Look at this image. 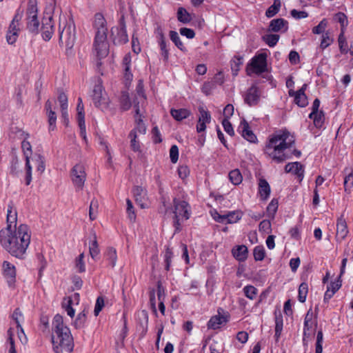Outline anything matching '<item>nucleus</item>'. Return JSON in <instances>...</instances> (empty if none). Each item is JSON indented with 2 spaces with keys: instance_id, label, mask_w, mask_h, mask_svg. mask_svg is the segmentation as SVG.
Instances as JSON below:
<instances>
[{
  "instance_id": "obj_1",
  "label": "nucleus",
  "mask_w": 353,
  "mask_h": 353,
  "mask_svg": "<svg viewBox=\"0 0 353 353\" xmlns=\"http://www.w3.org/2000/svg\"><path fill=\"white\" fill-rule=\"evenodd\" d=\"M295 145V137L286 129H281L271 134L266 141L264 153L272 161L281 163L291 158L292 154L296 157L301 152L292 150Z\"/></svg>"
},
{
  "instance_id": "obj_2",
  "label": "nucleus",
  "mask_w": 353,
  "mask_h": 353,
  "mask_svg": "<svg viewBox=\"0 0 353 353\" xmlns=\"http://www.w3.org/2000/svg\"><path fill=\"white\" fill-rule=\"evenodd\" d=\"M31 232L26 224L17 228L10 226L0 230V244L12 256L23 259L30 243Z\"/></svg>"
},
{
  "instance_id": "obj_3",
  "label": "nucleus",
  "mask_w": 353,
  "mask_h": 353,
  "mask_svg": "<svg viewBox=\"0 0 353 353\" xmlns=\"http://www.w3.org/2000/svg\"><path fill=\"white\" fill-rule=\"evenodd\" d=\"M52 343L55 353L71 352L73 350L74 342L70 330L59 314L52 320Z\"/></svg>"
},
{
  "instance_id": "obj_4",
  "label": "nucleus",
  "mask_w": 353,
  "mask_h": 353,
  "mask_svg": "<svg viewBox=\"0 0 353 353\" xmlns=\"http://www.w3.org/2000/svg\"><path fill=\"white\" fill-rule=\"evenodd\" d=\"M95 29L94 48L99 59L105 58L110 52V44L108 40L107 22L101 13H97L93 23Z\"/></svg>"
},
{
  "instance_id": "obj_5",
  "label": "nucleus",
  "mask_w": 353,
  "mask_h": 353,
  "mask_svg": "<svg viewBox=\"0 0 353 353\" xmlns=\"http://www.w3.org/2000/svg\"><path fill=\"white\" fill-rule=\"evenodd\" d=\"M173 204L174 225L176 230H180L181 222L189 219L191 216V208L188 202L176 199L173 200Z\"/></svg>"
},
{
  "instance_id": "obj_6",
  "label": "nucleus",
  "mask_w": 353,
  "mask_h": 353,
  "mask_svg": "<svg viewBox=\"0 0 353 353\" xmlns=\"http://www.w3.org/2000/svg\"><path fill=\"white\" fill-rule=\"evenodd\" d=\"M267 70V54L259 53L254 55L246 65L248 76L261 74Z\"/></svg>"
},
{
  "instance_id": "obj_7",
  "label": "nucleus",
  "mask_w": 353,
  "mask_h": 353,
  "mask_svg": "<svg viewBox=\"0 0 353 353\" xmlns=\"http://www.w3.org/2000/svg\"><path fill=\"white\" fill-rule=\"evenodd\" d=\"M244 103L249 106L257 105L262 96V92L256 84H252L243 94Z\"/></svg>"
},
{
  "instance_id": "obj_8",
  "label": "nucleus",
  "mask_w": 353,
  "mask_h": 353,
  "mask_svg": "<svg viewBox=\"0 0 353 353\" xmlns=\"http://www.w3.org/2000/svg\"><path fill=\"white\" fill-rule=\"evenodd\" d=\"M59 41L68 48H71L75 41V26L72 23H66L60 32Z\"/></svg>"
},
{
  "instance_id": "obj_9",
  "label": "nucleus",
  "mask_w": 353,
  "mask_h": 353,
  "mask_svg": "<svg viewBox=\"0 0 353 353\" xmlns=\"http://www.w3.org/2000/svg\"><path fill=\"white\" fill-rule=\"evenodd\" d=\"M108 95L104 92L101 84H96L93 89L92 100L96 107L102 110L108 109Z\"/></svg>"
},
{
  "instance_id": "obj_10",
  "label": "nucleus",
  "mask_w": 353,
  "mask_h": 353,
  "mask_svg": "<svg viewBox=\"0 0 353 353\" xmlns=\"http://www.w3.org/2000/svg\"><path fill=\"white\" fill-rule=\"evenodd\" d=\"M21 148L26 158V184L30 185L32 181V165L30 164V157L32 155V146L29 141L23 140L21 143Z\"/></svg>"
},
{
  "instance_id": "obj_11",
  "label": "nucleus",
  "mask_w": 353,
  "mask_h": 353,
  "mask_svg": "<svg viewBox=\"0 0 353 353\" xmlns=\"http://www.w3.org/2000/svg\"><path fill=\"white\" fill-rule=\"evenodd\" d=\"M71 179L77 190H82L86 179L85 168L83 165L77 164L73 167L71 172Z\"/></svg>"
},
{
  "instance_id": "obj_12",
  "label": "nucleus",
  "mask_w": 353,
  "mask_h": 353,
  "mask_svg": "<svg viewBox=\"0 0 353 353\" xmlns=\"http://www.w3.org/2000/svg\"><path fill=\"white\" fill-rule=\"evenodd\" d=\"M211 214L216 221L222 223H234L242 217V212L241 211H232L224 215L219 214L216 211H212Z\"/></svg>"
},
{
  "instance_id": "obj_13",
  "label": "nucleus",
  "mask_w": 353,
  "mask_h": 353,
  "mask_svg": "<svg viewBox=\"0 0 353 353\" xmlns=\"http://www.w3.org/2000/svg\"><path fill=\"white\" fill-rule=\"evenodd\" d=\"M317 325L316 316L314 314L312 308L309 309L305 314L303 323V343L305 342L306 338H309L313 327Z\"/></svg>"
},
{
  "instance_id": "obj_14",
  "label": "nucleus",
  "mask_w": 353,
  "mask_h": 353,
  "mask_svg": "<svg viewBox=\"0 0 353 353\" xmlns=\"http://www.w3.org/2000/svg\"><path fill=\"white\" fill-rule=\"evenodd\" d=\"M27 26L32 32H37L39 30V22L37 18V8L35 5H30L27 10Z\"/></svg>"
},
{
  "instance_id": "obj_15",
  "label": "nucleus",
  "mask_w": 353,
  "mask_h": 353,
  "mask_svg": "<svg viewBox=\"0 0 353 353\" xmlns=\"http://www.w3.org/2000/svg\"><path fill=\"white\" fill-rule=\"evenodd\" d=\"M3 275L8 285L11 288H14L16 282V268L8 261H3L2 264Z\"/></svg>"
},
{
  "instance_id": "obj_16",
  "label": "nucleus",
  "mask_w": 353,
  "mask_h": 353,
  "mask_svg": "<svg viewBox=\"0 0 353 353\" xmlns=\"http://www.w3.org/2000/svg\"><path fill=\"white\" fill-rule=\"evenodd\" d=\"M135 109V115H134V120H135V126L134 128L131 130L130 132H134V135H137V137L139 135L145 134L146 133V126L143 121V115L140 113V110L138 104H135L134 106Z\"/></svg>"
},
{
  "instance_id": "obj_17",
  "label": "nucleus",
  "mask_w": 353,
  "mask_h": 353,
  "mask_svg": "<svg viewBox=\"0 0 353 353\" xmlns=\"http://www.w3.org/2000/svg\"><path fill=\"white\" fill-rule=\"evenodd\" d=\"M307 87V85L304 83L299 90L295 92L290 89L288 92L289 95L294 97V103L301 108H304L308 104L307 98L305 94Z\"/></svg>"
},
{
  "instance_id": "obj_18",
  "label": "nucleus",
  "mask_w": 353,
  "mask_h": 353,
  "mask_svg": "<svg viewBox=\"0 0 353 353\" xmlns=\"http://www.w3.org/2000/svg\"><path fill=\"white\" fill-rule=\"evenodd\" d=\"M199 115L196 123V132L201 133L205 132L207 124L211 122L210 113L203 107L199 108Z\"/></svg>"
},
{
  "instance_id": "obj_19",
  "label": "nucleus",
  "mask_w": 353,
  "mask_h": 353,
  "mask_svg": "<svg viewBox=\"0 0 353 353\" xmlns=\"http://www.w3.org/2000/svg\"><path fill=\"white\" fill-rule=\"evenodd\" d=\"M135 201L141 208H146L149 205L147 191L141 186H136L133 189Z\"/></svg>"
},
{
  "instance_id": "obj_20",
  "label": "nucleus",
  "mask_w": 353,
  "mask_h": 353,
  "mask_svg": "<svg viewBox=\"0 0 353 353\" xmlns=\"http://www.w3.org/2000/svg\"><path fill=\"white\" fill-rule=\"evenodd\" d=\"M238 131L250 143L256 142L257 138L253 132L250 130V125L245 120L241 121L238 127Z\"/></svg>"
},
{
  "instance_id": "obj_21",
  "label": "nucleus",
  "mask_w": 353,
  "mask_h": 353,
  "mask_svg": "<svg viewBox=\"0 0 353 353\" xmlns=\"http://www.w3.org/2000/svg\"><path fill=\"white\" fill-rule=\"evenodd\" d=\"M42 36L46 41H49L54 33V26L52 23V17H44L42 20Z\"/></svg>"
},
{
  "instance_id": "obj_22",
  "label": "nucleus",
  "mask_w": 353,
  "mask_h": 353,
  "mask_svg": "<svg viewBox=\"0 0 353 353\" xmlns=\"http://www.w3.org/2000/svg\"><path fill=\"white\" fill-rule=\"evenodd\" d=\"M271 188L269 183L266 179L260 178L258 181V192L260 200L262 201H266L270 196Z\"/></svg>"
},
{
  "instance_id": "obj_23",
  "label": "nucleus",
  "mask_w": 353,
  "mask_h": 353,
  "mask_svg": "<svg viewBox=\"0 0 353 353\" xmlns=\"http://www.w3.org/2000/svg\"><path fill=\"white\" fill-rule=\"evenodd\" d=\"M349 233L347 222L343 216H341L336 221V239L337 241H343Z\"/></svg>"
},
{
  "instance_id": "obj_24",
  "label": "nucleus",
  "mask_w": 353,
  "mask_h": 353,
  "mask_svg": "<svg viewBox=\"0 0 353 353\" xmlns=\"http://www.w3.org/2000/svg\"><path fill=\"white\" fill-rule=\"evenodd\" d=\"M285 171L287 173H292L297 176L299 181H302L304 177V168L299 162L289 163L285 166Z\"/></svg>"
},
{
  "instance_id": "obj_25",
  "label": "nucleus",
  "mask_w": 353,
  "mask_h": 353,
  "mask_svg": "<svg viewBox=\"0 0 353 353\" xmlns=\"http://www.w3.org/2000/svg\"><path fill=\"white\" fill-rule=\"evenodd\" d=\"M288 29V23L286 20L279 18L273 19L270 21L269 25V31L270 32H285Z\"/></svg>"
},
{
  "instance_id": "obj_26",
  "label": "nucleus",
  "mask_w": 353,
  "mask_h": 353,
  "mask_svg": "<svg viewBox=\"0 0 353 353\" xmlns=\"http://www.w3.org/2000/svg\"><path fill=\"white\" fill-rule=\"evenodd\" d=\"M228 321L227 316L221 315L220 314L214 315L212 316L208 322V329L216 330L222 325L226 323Z\"/></svg>"
},
{
  "instance_id": "obj_27",
  "label": "nucleus",
  "mask_w": 353,
  "mask_h": 353,
  "mask_svg": "<svg viewBox=\"0 0 353 353\" xmlns=\"http://www.w3.org/2000/svg\"><path fill=\"white\" fill-rule=\"evenodd\" d=\"M18 23L14 19L10 24L7 34L6 39L9 44H13L16 42L18 37Z\"/></svg>"
},
{
  "instance_id": "obj_28",
  "label": "nucleus",
  "mask_w": 353,
  "mask_h": 353,
  "mask_svg": "<svg viewBox=\"0 0 353 353\" xmlns=\"http://www.w3.org/2000/svg\"><path fill=\"white\" fill-rule=\"evenodd\" d=\"M49 123V130L53 131L56 128L57 115L54 111L52 110V102L48 100L45 105Z\"/></svg>"
},
{
  "instance_id": "obj_29",
  "label": "nucleus",
  "mask_w": 353,
  "mask_h": 353,
  "mask_svg": "<svg viewBox=\"0 0 353 353\" xmlns=\"http://www.w3.org/2000/svg\"><path fill=\"white\" fill-rule=\"evenodd\" d=\"M232 253L233 256L239 261H244L248 257V248L244 245L234 247Z\"/></svg>"
},
{
  "instance_id": "obj_30",
  "label": "nucleus",
  "mask_w": 353,
  "mask_h": 353,
  "mask_svg": "<svg viewBox=\"0 0 353 353\" xmlns=\"http://www.w3.org/2000/svg\"><path fill=\"white\" fill-rule=\"evenodd\" d=\"M345 176L344 178V189L347 192H350L353 188V169L352 168H345L344 169Z\"/></svg>"
},
{
  "instance_id": "obj_31",
  "label": "nucleus",
  "mask_w": 353,
  "mask_h": 353,
  "mask_svg": "<svg viewBox=\"0 0 353 353\" xmlns=\"http://www.w3.org/2000/svg\"><path fill=\"white\" fill-rule=\"evenodd\" d=\"M170 114L176 121H181L191 115V111L187 108L172 109Z\"/></svg>"
},
{
  "instance_id": "obj_32",
  "label": "nucleus",
  "mask_w": 353,
  "mask_h": 353,
  "mask_svg": "<svg viewBox=\"0 0 353 353\" xmlns=\"http://www.w3.org/2000/svg\"><path fill=\"white\" fill-rule=\"evenodd\" d=\"M17 211L12 205H9L7 210V227L10 226L12 229L17 228Z\"/></svg>"
},
{
  "instance_id": "obj_33",
  "label": "nucleus",
  "mask_w": 353,
  "mask_h": 353,
  "mask_svg": "<svg viewBox=\"0 0 353 353\" xmlns=\"http://www.w3.org/2000/svg\"><path fill=\"white\" fill-rule=\"evenodd\" d=\"M310 119L313 120L314 126L317 128H321L323 126L325 121L324 114L322 112H311L309 114Z\"/></svg>"
},
{
  "instance_id": "obj_34",
  "label": "nucleus",
  "mask_w": 353,
  "mask_h": 353,
  "mask_svg": "<svg viewBox=\"0 0 353 353\" xmlns=\"http://www.w3.org/2000/svg\"><path fill=\"white\" fill-rule=\"evenodd\" d=\"M158 41L159 45L161 51V55L164 57L165 60L168 59L169 52L167 48V43L165 41V38L164 34L161 30L158 32Z\"/></svg>"
},
{
  "instance_id": "obj_35",
  "label": "nucleus",
  "mask_w": 353,
  "mask_h": 353,
  "mask_svg": "<svg viewBox=\"0 0 353 353\" xmlns=\"http://www.w3.org/2000/svg\"><path fill=\"white\" fill-rule=\"evenodd\" d=\"M230 182L234 185H238L242 183L243 176L239 169L231 170L228 174Z\"/></svg>"
},
{
  "instance_id": "obj_36",
  "label": "nucleus",
  "mask_w": 353,
  "mask_h": 353,
  "mask_svg": "<svg viewBox=\"0 0 353 353\" xmlns=\"http://www.w3.org/2000/svg\"><path fill=\"white\" fill-rule=\"evenodd\" d=\"M87 314L88 310L85 309L78 314L76 319L74 321V326L76 329H80L84 327L86 322Z\"/></svg>"
},
{
  "instance_id": "obj_37",
  "label": "nucleus",
  "mask_w": 353,
  "mask_h": 353,
  "mask_svg": "<svg viewBox=\"0 0 353 353\" xmlns=\"http://www.w3.org/2000/svg\"><path fill=\"white\" fill-rule=\"evenodd\" d=\"M279 207L277 199H272L266 208L267 216L269 218L274 219Z\"/></svg>"
},
{
  "instance_id": "obj_38",
  "label": "nucleus",
  "mask_w": 353,
  "mask_h": 353,
  "mask_svg": "<svg viewBox=\"0 0 353 353\" xmlns=\"http://www.w3.org/2000/svg\"><path fill=\"white\" fill-rule=\"evenodd\" d=\"M177 19L183 23H188L192 20V17L186 9L180 7L177 10Z\"/></svg>"
},
{
  "instance_id": "obj_39",
  "label": "nucleus",
  "mask_w": 353,
  "mask_h": 353,
  "mask_svg": "<svg viewBox=\"0 0 353 353\" xmlns=\"http://www.w3.org/2000/svg\"><path fill=\"white\" fill-rule=\"evenodd\" d=\"M243 56L236 55L234 57L233 59L231 61V68L234 75H237V73L240 70V67L243 65Z\"/></svg>"
},
{
  "instance_id": "obj_40",
  "label": "nucleus",
  "mask_w": 353,
  "mask_h": 353,
  "mask_svg": "<svg viewBox=\"0 0 353 353\" xmlns=\"http://www.w3.org/2000/svg\"><path fill=\"white\" fill-rule=\"evenodd\" d=\"M281 6L280 0H274L273 4L265 12L266 17L268 18L274 17L279 11Z\"/></svg>"
},
{
  "instance_id": "obj_41",
  "label": "nucleus",
  "mask_w": 353,
  "mask_h": 353,
  "mask_svg": "<svg viewBox=\"0 0 353 353\" xmlns=\"http://www.w3.org/2000/svg\"><path fill=\"white\" fill-rule=\"evenodd\" d=\"M334 19L341 24V32H345L348 25L347 16L343 12H338L335 14Z\"/></svg>"
},
{
  "instance_id": "obj_42",
  "label": "nucleus",
  "mask_w": 353,
  "mask_h": 353,
  "mask_svg": "<svg viewBox=\"0 0 353 353\" xmlns=\"http://www.w3.org/2000/svg\"><path fill=\"white\" fill-rule=\"evenodd\" d=\"M170 37L172 42L175 44V46L181 51H186V48L184 46L183 42L181 41L179 34L176 31H170Z\"/></svg>"
},
{
  "instance_id": "obj_43",
  "label": "nucleus",
  "mask_w": 353,
  "mask_h": 353,
  "mask_svg": "<svg viewBox=\"0 0 353 353\" xmlns=\"http://www.w3.org/2000/svg\"><path fill=\"white\" fill-rule=\"evenodd\" d=\"M72 299L71 297H67L63 299L62 305L63 307L67 312V314L73 318L74 316L75 310L72 307Z\"/></svg>"
},
{
  "instance_id": "obj_44",
  "label": "nucleus",
  "mask_w": 353,
  "mask_h": 353,
  "mask_svg": "<svg viewBox=\"0 0 353 353\" xmlns=\"http://www.w3.org/2000/svg\"><path fill=\"white\" fill-rule=\"evenodd\" d=\"M243 291L245 296L250 300L256 298L258 293V290L253 285H249L243 288Z\"/></svg>"
},
{
  "instance_id": "obj_45",
  "label": "nucleus",
  "mask_w": 353,
  "mask_h": 353,
  "mask_svg": "<svg viewBox=\"0 0 353 353\" xmlns=\"http://www.w3.org/2000/svg\"><path fill=\"white\" fill-rule=\"evenodd\" d=\"M308 292V285L306 283H302L299 288L298 290V299L301 303H304L306 300V297Z\"/></svg>"
},
{
  "instance_id": "obj_46",
  "label": "nucleus",
  "mask_w": 353,
  "mask_h": 353,
  "mask_svg": "<svg viewBox=\"0 0 353 353\" xmlns=\"http://www.w3.org/2000/svg\"><path fill=\"white\" fill-rule=\"evenodd\" d=\"M279 35L268 34L263 37V41L269 47H274L279 40Z\"/></svg>"
},
{
  "instance_id": "obj_47",
  "label": "nucleus",
  "mask_w": 353,
  "mask_h": 353,
  "mask_svg": "<svg viewBox=\"0 0 353 353\" xmlns=\"http://www.w3.org/2000/svg\"><path fill=\"white\" fill-rule=\"evenodd\" d=\"M32 162L37 165V171L42 174L45 170V160L44 158L38 154L32 159Z\"/></svg>"
},
{
  "instance_id": "obj_48",
  "label": "nucleus",
  "mask_w": 353,
  "mask_h": 353,
  "mask_svg": "<svg viewBox=\"0 0 353 353\" xmlns=\"http://www.w3.org/2000/svg\"><path fill=\"white\" fill-rule=\"evenodd\" d=\"M58 101L60 103L61 114L66 115L68 110V97L63 92L60 93L58 97Z\"/></svg>"
},
{
  "instance_id": "obj_49",
  "label": "nucleus",
  "mask_w": 353,
  "mask_h": 353,
  "mask_svg": "<svg viewBox=\"0 0 353 353\" xmlns=\"http://www.w3.org/2000/svg\"><path fill=\"white\" fill-rule=\"evenodd\" d=\"M98 208V201L97 200H92L90 203L89 208V217L91 221H94L97 219Z\"/></svg>"
},
{
  "instance_id": "obj_50",
  "label": "nucleus",
  "mask_w": 353,
  "mask_h": 353,
  "mask_svg": "<svg viewBox=\"0 0 353 353\" xmlns=\"http://www.w3.org/2000/svg\"><path fill=\"white\" fill-rule=\"evenodd\" d=\"M129 138L130 139V147L134 152H141V145L139 141L137 140L138 137L134 135V132H130Z\"/></svg>"
},
{
  "instance_id": "obj_51",
  "label": "nucleus",
  "mask_w": 353,
  "mask_h": 353,
  "mask_svg": "<svg viewBox=\"0 0 353 353\" xmlns=\"http://www.w3.org/2000/svg\"><path fill=\"white\" fill-rule=\"evenodd\" d=\"M253 255L255 261H263L265 256V248L263 246H256L253 251Z\"/></svg>"
},
{
  "instance_id": "obj_52",
  "label": "nucleus",
  "mask_w": 353,
  "mask_h": 353,
  "mask_svg": "<svg viewBox=\"0 0 353 353\" xmlns=\"http://www.w3.org/2000/svg\"><path fill=\"white\" fill-rule=\"evenodd\" d=\"M89 250H90V254L92 256V258H93V259L95 256H97L99 252V250L98 248V243L97 241V237H96V235L94 233H93V240L92 241V242L90 244Z\"/></svg>"
},
{
  "instance_id": "obj_53",
  "label": "nucleus",
  "mask_w": 353,
  "mask_h": 353,
  "mask_svg": "<svg viewBox=\"0 0 353 353\" xmlns=\"http://www.w3.org/2000/svg\"><path fill=\"white\" fill-rule=\"evenodd\" d=\"M164 261L165 263V270L168 271L170 268L172 263V259L173 257V252L169 247H167L165 250L163 254Z\"/></svg>"
},
{
  "instance_id": "obj_54",
  "label": "nucleus",
  "mask_w": 353,
  "mask_h": 353,
  "mask_svg": "<svg viewBox=\"0 0 353 353\" xmlns=\"http://www.w3.org/2000/svg\"><path fill=\"white\" fill-rule=\"evenodd\" d=\"M117 43L119 44L126 43L128 42V36L125 30V26H123L119 30L117 34Z\"/></svg>"
},
{
  "instance_id": "obj_55",
  "label": "nucleus",
  "mask_w": 353,
  "mask_h": 353,
  "mask_svg": "<svg viewBox=\"0 0 353 353\" xmlns=\"http://www.w3.org/2000/svg\"><path fill=\"white\" fill-rule=\"evenodd\" d=\"M344 34L345 32H341L339 36L338 41L341 52L343 54H346L348 52V48Z\"/></svg>"
},
{
  "instance_id": "obj_56",
  "label": "nucleus",
  "mask_w": 353,
  "mask_h": 353,
  "mask_svg": "<svg viewBox=\"0 0 353 353\" xmlns=\"http://www.w3.org/2000/svg\"><path fill=\"white\" fill-rule=\"evenodd\" d=\"M77 120L78 123L80 124L83 122L85 123L84 112H83V105L82 103L81 98H79V103L77 106Z\"/></svg>"
},
{
  "instance_id": "obj_57",
  "label": "nucleus",
  "mask_w": 353,
  "mask_h": 353,
  "mask_svg": "<svg viewBox=\"0 0 353 353\" xmlns=\"http://www.w3.org/2000/svg\"><path fill=\"white\" fill-rule=\"evenodd\" d=\"M327 26V19H323L322 21H320L318 26L312 28V33L315 34L323 33Z\"/></svg>"
},
{
  "instance_id": "obj_58",
  "label": "nucleus",
  "mask_w": 353,
  "mask_h": 353,
  "mask_svg": "<svg viewBox=\"0 0 353 353\" xmlns=\"http://www.w3.org/2000/svg\"><path fill=\"white\" fill-rule=\"evenodd\" d=\"M8 342L10 345L8 353H17L16 349H15V345L14 341L13 339V330L12 328H10L8 332Z\"/></svg>"
},
{
  "instance_id": "obj_59",
  "label": "nucleus",
  "mask_w": 353,
  "mask_h": 353,
  "mask_svg": "<svg viewBox=\"0 0 353 353\" xmlns=\"http://www.w3.org/2000/svg\"><path fill=\"white\" fill-rule=\"evenodd\" d=\"M283 330V319L276 316L275 319V336L279 339Z\"/></svg>"
},
{
  "instance_id": "obj_60",
  "label": "nucleus",
  "mask_w": 353,
  "mask_h": 353,
  "mask_svg": "<svg viewBox=\"0 0 353 353\" xmlns=\"http://www.w3.org/2000/svg\"><path fill=\"white\" fill-rule=\"evenodd\" d=\"M126 203H127L126 210H127V214H128V218L131 221H134L136 219V214L134 212L132 203L130 199H127Z\"/></svg>"
},
{
  "instance_id": "obj_61",
  "label": "nucleus",
  "mask_w": 353,
  "mask_h": 353,
  "mask_svg": "<svg viewBox=\"0 0 353 353\" xmlns=\"http://www.w3.org/2000/svg\"><path fill=\"white\" fill-rule=\"evenodd\" d=\"M170 158L172 163H175L179 159V148L176 145H173L170 149Z\"/></svg>"
},
{
  "instance_id": "obj_62",
  "label": "nucleus",
  "mask_w": 353,
  "mask_h": 353,
  "mask_svg": "<svg viewBox=\"0 0 353 353\" xmlns=\"http://www.w3.org/2000/svg\"><path fill=\"white\" fill-rule=\"evenodd\" d=\"M104 305L105 303L103 298L102 296H99L96 301L94 310V314L96 316H98L100 312L102 310Z\"/></svg>"
},
{
  "instance_id": "obj_63",
  "label": "nucleus",
  "mask_w": 353,
  "mask_h": 353,
  "mask_svg": "<svg viewBox=\"0 0 353 353\" xmlns=\"http://www.w3.org/2000/svg\"><path fill=\"white\" fill-rule=\"evenodd\" d=\"M259 231L265 233H270L271 232V223L269 220H263L259 223Z\"/></svg>"
},
{
  "instance_id": "obj_64",
  "label": "nucleus",
  "mask_w": 353,
  "mask_h": 353,
  "mask_svg": "<svg viewBox=\"0 0 353 353\" xmlns=\"http://www.w3.org/2000/svg\"><path fill=\"white\" fill-rule=\"evenodd\" d=\"M333 41V39H331L329 36V34L327 32L324 33L322 35V39L321 42V48L322 49H325L327 48Z\"/></svg>"
}]
</instances>
